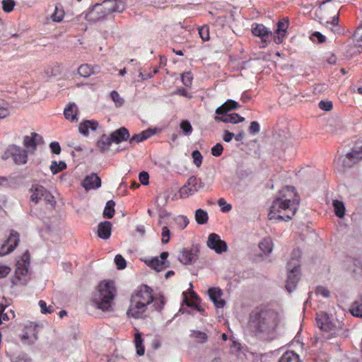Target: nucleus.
Listing matches in <instances>:
<instances>
[{
    "instance_id": "4be33fe9",
    "label": "nucleus",
    "mask_w": 362,
    "mask_h": 362,
    "mask_svg": "<svg viewBox=\"0 0 362 362\" xmlns=\"http://www.w3.org/2000/svg\"><path fill=\"white\" fill-rule=\"evenodd\" d=\"M100 69L98 66H93L88 64H83L78 68V73L81 76L88 78L93 74L99 73Z\"/></svg>"
},
{
    "instance_id": "de8ad7c7",
    "label": "nucleus",
    "mask_w": 362,
    "mask_h": 362,
    "mask_svg": "<svg viewBox=\"0 0 362 362\" xmlns=\"http://www.w3.org/2000/svg\"><path fill=\"white\" fill-rule=\"evenodd\" d=\"M318 107L322 110L330 111L333 108V105L332 103L329 100H321L318 103Z\"/></svg>"
},
{
    "instance_id": "4c0bfd02",
    "label": "nucleus",
    "mask_w": 362,
    "mask_h": 362,
    "mask_svg": "<svg viewBox=\"0 0 362 362\" xmlns=\"http://www.w3.org/2000/svg\"><path fill=\"white\" fill-rule=\"evenodd\" d=\"M1 4L3 11L7 13L12 12L16 6L14 0H3Z\"/></svg>"
},
{
    "instance_id": "58836bf2",
    "label": "nucleus",
    "mask_w": 362,
    "mask_h": 362,
    "mask_svg": "<svg viewBox=\"0 0 362 362\" xmlns=\"http://www.w3.org/2000/svg\"><path fill=\"white\" fill-rule=\"evenodd\" d=\"M199 34L200 37L204 41H208L210 39L209 28L208 25H203L199 29Z\"/></svg>"
},
{
    "instance_id": "f704fd0d",
    "label": "nucleus",
    "mask_w": 362,
    "mask_h": 362,
    "mask_svg": "<svg viewBox=\"0 0 362 362\" xmlns=\"http://www.w3.org/2000/svg\"><path fill=\"white\" fill-rule=\"evenodd\" d=\"M113 142L110 136H103L97 143L98 147L103 151H106L109 148L111 144Z\"/></svg>"
},
{
    "instance_id": "13d9d810",
    "label": "nucleus",
    "mask_w": 362,
    "mask_h": 362,
    "mask_svg": "<svg viewBox=\"0 0 362 362\" xmlns=\"http://www.w3.org/2000/svg\"><path fill=\"white\" fill-rule=\"evenodd\" d=\"M139 178L142 185H147L148 184L149 175L148 173L145 171L141 172Z\"/></svg>"
},
{
    "instance_id": "a18cd8bd",
    "label": "nucleus",
    "mask_w": 362,
    "mask_h": 362,
    "mask_svg": "<svg viewBox=\"0 0 362 362\" xmlns=\"http://www.w3.org/2000/svg\"><path fill=\"white\" fill-rule=\"evenodd\" d=\"M161 235H162L161 241L163 244H166L170 241V231L167 226H163L162 228Z\"/></svg>"
},
{
    "instance_id": "c03bdc74",
    "label": "nucleus",
    "mask_w": 362,
    "mask_h": 362,
    "mask_svg": "<svg viewBox=\"0 0 362 362\" xmlns=\"http://www.w3.org/2000/svg\"><path fill=\"white\" fill-rule=\"evenodd\" d=\"M64 12L63 10H59L56 6L54 13L52 15V19L54 22H61L63 20Z\"/></svg>"
},
{
    "instance_id": "3c124183",
    "label": "nucleus",
    "mask_w": 362,
    "mask_h": 362,
    "mask_svg": "<svg viewBox=\"0 0 362 362\" xmlns=\"http://www.w3.org/2000/svg\"><path fill=\"white\" fill-rule=\"evenodd\" d=\"M223 151V147L221 144L218 143L211 148V154L215 157L220 156Z\"/></svg>"
},
{
    "instance_id": "9b49d317",
    "label": "nucleus",
    "mask_w": 362,
    "mask_h": 362,
    "mask_svg": "<svg viewBox=\"0 0 362 362\" xmlns=\"http://www.w3.org/2000/svg\"><path fill=\"white\" fill-rule=\"evenodd\" d=\"M8 153L16 164H25L28 161V153L26 150L16 145H11L7 149Z\"/></svg>"
},
{
    "instance_id": "680f3d73",
    "label": "nucleus",
    "mask_w": 362,
    "mask_h": 362,
    "mask_svg": "<svg viewBox=\"0 0 362 362\" xmlns=\"http://www.w3.org/2000/svg\"><path fill=\"white\" fill-rule=\"evenodd\" d=\"M235 134L228 130L223 131V140L226 142H230L234 138Z\"/></svg>"
},
{
    "instance_id": "a878e982",
    "label": "nucleus",
    "mask_w": 362,
    "mask_h": 362,
    "mask_svg": "<svg viewBox=\"0 0 362 362\" xmlns=\"http://www.w3.org/2000/svg\"><path fill=\"white\" fill-rule=\"evenodd\" d=\"M74 103L69 104L66 106L64 111V115L66 119L74 121L76 119L77 110Z\"/></svg>"
},
{
    "instance_id": "4468645a",
    "label": "nucleus",
    "mask_w": 362,
    "mask_h": 362,
    "mask_svg": "<svg viewBox=\"0 0 362 362\" xmlns=\"http://www.w3.org/2000/svg\"><path fill=\"white\" fill-rule=\"evenodd\" d=\"M198 258V250L195 248H183L178 259L184 264H190Z\"/></svg>"
},
{
    "instance_id": "bb28decb",
    "label": "nucleus",
    "mask_w": 362,
    "mask_h": 362,
    "mask_svg": "<svg viewBox=\"0 0 362 362\" xmlns=\"http://www.w3.org/2000/svg\"><path fill=\"white\" fill-rule=\"evenodd\" d=\"M259 247L264 252V254H269L273 250V243L272 239L270 238H264L259 243Z\"/></svg>"
},
{
    "instance_id": "cd10ccee",
    "label": "nucleus",
    "mask_w": 362,
    "mask_h": 362,
    "mask_svg": "<svg viewBox=\"0 0 362 362\" xmlns=\"http://www.w3.org/2000/svg\"><path fill=\"white\" fill-rule=\"evenodd\" d=\"M332 205L335 215L339 218H343L346 211L344 202L339 200H333Z\"/></svg>"
},
{
    "instance_id": "79ce46f5",
    "label": "nucleus",
    "mask_w": 362,
    "mask_h": 362,
    "mask_svg": "<svg viewBox=\"0 0 362 362\" xmlns=\"http://www.w3.org/2000/svg\"><path fill=\"white\" fill-rule=\"evenodd\" d=\"M180 128L186 135H189L192 132V125L187 120H184L180 123Z\"/></svg>"
},
{
    "instance_id": "6e6552de",
    "label": "nucleus",
    "mask_w": 362,
    "mask_h": 362,
    "mask_svg": "<svg viewBox=\"0 0 362 362\" xmlns=\"http://www.w3.org/2000/svg\"><path fill=\"white\" fill-rule=\"evenodd\" d=\"M203 187L204 185L199 178L192 176L188 179L187 184L180 188L179 191L180 197L182 199L187 198Z\"/></svg>"
},
{
    "instance_id": "393cba45",
    "label": "nucleus",
    "mask_w": 362,
    "mask_h": 362,
    "mask_svg": "<svg viewBox=\"0 0 362 362\" xmlns=\"http://www.w3.org/2000/svg\"><path fill=\"white\" fill-rule=\"evenodd\" d=\"M190 337L198 344H204L208 340L207 334L199 330H192Z\"/></svg>"
},
{
    "instance_id": "69168bd1",
    "label": "nucleus",
    "mask_w": 362,
    "mask_h": 362,
    "mask_svg": "<svg viewBox=\"0 0 362 362\" xmlns=\"http://www.w3.org/2000/svg\"><path fill=\"white\" fill-rule=\"evenodd\" d=\"M214 119L216 122H222L224 123H230L231 120H230V115L229 114L223 115L222 116H215Z\"/></svg>"
},
{
    "instance_id": "dca6fc26",
    "label": "nucleus",
    "mask_w": 362,
    "mask_h": 362,
    "mask_svg": "<svg viewBox=\"0 0 362 362\" xmlns=\"http://www.w3.org/2000/svg\"><path fill=\"white\" fill-rule=\"evenodd\" d=\"M208 294L216 308H222L225 306L226 302L221 298L223 293L222 291L219 288H210L208 290Z\"/></svg>"
},
{
    "instance_id": "0e129e2a",
    "label": "nucleus",
    "mask_w": 362,
    "mask_h": 362,
    "mask_svg": "<svg viewBox=\"0 0 362 362\" xmlns=\"http://www.w3.org/2000/svg\"><path fill=\"white\" fill-rule=\"evenodd\" d=\"M226 105H227L226 107H228L229 111L235 110L240 107L238 103L233 100H228L226 102Z\"/></svg>"
},
{
    "instance_id": "ddd939ff",
    "label": "nucleus",
    "mask_w": 362,
    "mask_h": 362,
    "mask_svg": "<svg viewBox=\"0 0 362 362\" xmlns=\"http://www.w3.org/2000/svg\"><path fill=\"white\" fill-rule=\"evenodd\" d=\"M289 26V21L288 18H284L279 20L277 23V28L275 32L276 35L274 37L276 44H281L287 33V29Z\"/></svg>"
},
{
    "instance_id": "6ab92c4d",
    "label": "nucleus",
    "mask_w": 362,
    "mask_h": 362,
    "mask_svg": "<svg viewBox=\"0 0 362 362\" xmlns=\"http://www.w3.org/2000/svg\"><path fill=\"white\" fill-rule=\"evenodd\" d=\"M42 139L38 134L32 132L30 136H25L23 138V145L30 152L33 153L36 150L37 144Z\"/></svg>"
},
{
    "instance_id": "ea45409f",
    "label": "nucleus",
    "mask_w": 362,
    "mask_h": 362,
    "mask_svg": "<svg viewBox=\"0 0 362 362\" xmlns=\"http://www.w3.org/2000/svg\"><path fill=\"white\" fill-rule=\"evenodd\" d=\"M38 304L42 314H50L54 312L53 307L51 305L47 306L45 301L40 300Z\"/></svg>"
},
{
    "instance_id": "39448f33",
    "label": "nucleus",
    "mask_w": 362,
    "mask_h": 362,
    "mask_svg": "<svg viewBox=\"0 0 362 362\" xmlns=\"http://www.w3.org/2000/svg\"><path fill=\"white\" fill-rule=\"evenodd\" d=\"M125 9L124 0H105L100 4H95L91 11V13H98V19L103 18L112 12L121 13Z\"/></svg>"
},
{
    "instance_id": "5701e85b",
    "label": "nucleus",
    "mask_w": 362,
    "mask_h": 362,
    "mask_svg": "<svg viewBox=\"0 0 362 362\" xmlns=\"http://www.w3.org/2000/svg\"><path fill=\"white\" fill-rule=\"evenodd\" d=\"M112 223L105 221L99 223L98 226V235L100 238L104 240L108 239L111 235Z\"/></svg>"
},
{
    "instance_id": "052dcab7",
    "label": "nucleus",
    "mask_w": 362,
    "mask_h": 362,
    "mask_svg": "<svg viewBox=\"0 0 362 362\" xmlns=\"http://www.w3.org/2000/svg\"><path fill=\"white\" fill-rule=\"evenodd\" d=\"M315 39L317 40V41L318 42H320V43L324 42L326 40L325 36H324L319 32H315L314 33H313L312 40H315Z\"/></svg>"
},
{
    "instance_id": "0eeeda50",
    "label": "nucleus",
    "mask_w": 362,
    "mask_h": 362,
    "mask_svg": "<svg viewBox=\"0 0 362 362\" xmlns=\"http://www.w3.org/2000/svg\"><path fill=\"white\" fill-rule=\"evenodd\" d=\"M30 191V200L35 204L40 200H43L46 204H49L52 206L55 204L54 197L44 187L40 185L33 186Z\"/></svg>"
},
{
    "instance_id": "f03ea898",
    "label": "nucleus",
    "mask_w": 362,
    "mask_h": 362,
    "mask_svg": "<svg viewBox=\"0 0 362 362\" xmlns=\"http://www.w3.org/2000/svg\"><path fill=\"white\" fill-rule=\"evenodd\" d=\"M300 200L295 187L287 186L283 188L279 197L273 201L270 206L269 219L276 221L291 220L299 207Z\"/></svg>"
},
{
    "instance_id": "774afa93",
    "label": "nucleus",
    "mask_w": 362,
    "mask_h": 362,
    "mask_svg": "<svg viewBox=\"0 0 362 362\" xmlns=\"http://www.w3.org/2000/svg\"><path fill=\"white\" fill-rule=\"evenodd\" d=\"M19 261H21L22 263H25V264L30 265V254L28 251H25L23 253Z\"/></svg>"
},
{
    "instance_id": "37998d69",
    "label": "nucleus",
    "mask_w": 362,
    "mask_h": 362,
    "mask_svg": "<svg viewBox=\"0 0 362 362\" xmlns=\"http://www.w3.org/2000/svg\"><path fill=\"white\" fill-rule=\"evenodd\" d=\"M115 262L118 269H123L126 267V260L121 255H117L115 256Z\"/></svg>"
},
{
    "instance_id": "1a4fd4ad",
    "label": "nucleus",
    "mask_w": 362,
    "mask_h": 362,
    "mask_svg": "<svg viewBox=\"0 0 362 362\" xmlns=\"http://www.w3.org/2000/svg\"><path fill=\"white\" fill-rule=\"evenodd\" d=\"M207 246L214 250L217 254H221L228 250L227 243L221 239V237L216 233L209 234L207 240Z\"/></svg>"
},
{
    "instance_id": "7ed1b4c3",
    "label": "nucleus",
    "mask_w": 362,
    "mask_h": 362,
    "mask_svg": "<svg viewBox=\"0 0 362 362\" xmlns=\"http://www.w3.org/2000/svg\"><path fill=\"white\" fill-rule=\"evenodd\" d=\"M153 300L152 288L144 284L141 285L131 296L127 315L135 319L142 318L147 310L148 305L153 303Z\"/></svg>"
},
{
    "instance_id": "5fc2aeb1",
    "label": "nucleus",
    "mask_w": 362,
    "mask_h": 362,
    "mask_svg": "<svg viewBox=\"0 0 362 362\" xmlns=\"http://www.w3.org/2000/svg\"><path fill=\"white\" fill-rule=\"evenodd\" d=\"M315 292L317 295L321 296L324 298H329L330 296L328 289L322 286L317 287Z\"/></svg>"
},
{
    "instance_id": "49530a36",
    "label": "nucleus",
    "mask_w": 362,
    "mask_h": 362,
    "mask_svg": "<svg viewBox=\"0 0 362 362\" xmlns=\"http://www.w3.org/2000/svg\"><path fill=\"white\" fill-rule=\"evenodd\" d=\"M353 272L356 274H362V259H353Z\"/></svg>"
},
{
    "instance_id": "e433bc0d",
    "label": "nucleus",
    "mask_w": 362,
    "mask_h": 362,
    "mask_svg": "<svg viewBox=\"0 0 362 362\" xmlns=\"http://www.w3.org/2000/svg\"><path fill=\"white\" fill-rule=\"evenodd\" d=\"M191 297L194 300L193 301H189L187 298H185V303L187 305L189 306V307H195L196 309L200 312V313H203L204 312V309L200 306L197 303H196V300H199L198 296L194 293V292H192L191 293Z\"/></svg>"
},
{
    "instance_id": "bf43d9fd",
    "label": "nucleus",
    "mask_w": 362,
    "mask_h": 362,
    "mask_svg": "<svg viewBox=\"0 0 362 362\" xmlns=\"http://www.w3.org/2000/svg\"><path fill=\"white\" fill-rule=\"evenodd\" d=\"M226 102L222 105H221L220 107H217L215 112L216 115H218L217 116H222L223 115H226L228 112H229L228 107H226Z\"/></svg>"
},
{
    "instance_id": "f8f14e48",
    "label": "nucleus",
    "mask_w": 362,
    "mask_h": 362,
    "mask_svg": "<svg viewBox=\"0 0 362 362\" xmlns=\"http://www.w3.org/2000/svg\"><path fill=\"white\" fill-rule=\"evenodd\" d=\"M168 255L169 254L168 252H163L160 255V259L158 257L151 259H146L144 262L151 268L155 269L157 272H160L168 267L165 260Z\"/></svg>"
},
{
    "instance_id": "f257e3e1",
    "label": "nucleus",
    "mask_w": 362,
    "mask_h": 362,
    "mask_svg": "<svg viewBox=\"0 0 362 362\" xmlns=\"http://www.w3.org/2000/svg\"><path fill=\"white\" fill-rule=\"evenodd\" d=\"M280 322L279 313L264 306L255 308L249 313L247 329L254 337L272 341L276 336V329Z\"/></svg>"
},
{
    "instance_id": "338daca9",
    "label": "nucleus",
    "mask_w": 362,
    "mask_h": 362,
    "mask_svg": "<svg viewBox=\"0 0 362 362\" xmlns=\"http://www.w3.org/2000/svg\"><path fill=\"white\" fill-rule=\"evenodd\" d=\"M10 272L11 269L8 267L0 266V278L6 277Z\"/></svg>"
},
{
    "instance_id": "2eb2a0df",
    "label": "nucleus",
    "mask_w": 362,
    "mask_h": 362,
    "mask_svg": "<svg viewBox=\"0 0 362 362\" xmlns=\"http://www.w3.org/2000/svg\"><path fill=\"white\" fill-rule=\"evenodd\" d=\"M252 33L255 36L260 37L264 43H266L272 35V32L268 28L259 23L252 25Z\"/></svg>"
},
{
    "instance_id": "e2e57ef3",
    "label": "nucleus",
    "mask_w": 362,
    "mask_h": 362,
    "mask_svg": "<svg viewBox=\"0 0 362 362\" xmlns=\"http://www.w3.org/2000/svg\"><path fill=\"white\" fill-rule=\"evenodd\" d=\"M145 140V136H142L141 134H135L130 139H129V143L131 144H134V143H139V142H141Z\"/></svg>"
},
{
    "instance_id": "6e6d98bb",
    "label": "nucleus",
    "mask_w": 362,
    "mask_h": 362,
    "mask_svg": "<svg viewBox=\"0 0 362 362\" xmlns=\"http://www.w3.org/2000/svg\"><path fill=\"white\" fill-rule=\"evenodd\" d=\"M49 147L51 149V151L57 155H59L61 153V146L59 145V143L57 141H52L49 144Z\"/></svg>"
},
{
    "instance_id": "412c9836",
    "label": "nucleus",
    "mask_w": 362,
    "mask_h": 362,
    "mask_svg": "<svg viewBox=\"0 0 362 362\" xmlns=\"http://www.w3.org/2000/svg\"><path fill=\"white\" fill-rule=\"evenodd\" d=\"M110 136L113 142L119 144L127 141L129 138V133L127 128L121 127L112 132Z\"/></svg>"
},
{
    "instance_id": "a19ab883",
    "label": "nucleus",
    "mask_w": 362,
    "mask_h": 362,
    "mask_svg": "<svg viewBox=\"0 0 362 362\" xmlns=\"http://www.w3.org/2000/svg\"><path fill=\"white\" fill-rule=\"evenodd\" d=\"M193 162L197 167H200L202 163L203 157L201 153L196 150L192 152V154Z\"/></svg>"
},
{
    "instance_id": "a211bd4d",
    "label": "nucleus",
    "mask_w": 362,
    "mask_h": 362,
    "mask_svg": "<svg viewBox=\"0 0 362 362\" xmlns=\"http://www.w3.org/2000/svg\"><path fill=\"white\" fill-rule=\"evenodd\" d=\"M81 185L86 190L97 189L101 186V180L96 174L92 173L84 178Z\"/></svg>"
},
{
    "instance_id": "9d476101",
    "label": "nucleus",
    "mask_w": 362,
    "mask_h": 362,
    "mask_svg": "<svg viewBox=\"0 0 362 362\" xmlns=\"http://www.w3.org/2000/svg\"><path fill=\"white\" fill-rule=\"evenodd\" d=\"M19 242V233L15 230H11L7 240L0 248V256H4L13 252L18 246Z\"/></svg>"
},
{
    "instance_id": "b1692460",
    "label": "nucleus",
    "mask_w": 362,
    "mask_h": 362,
    "mask_svg": "<svg viewBox=\"0 0 362 362\" xmlns=\"http://www.w3.org/2000/svg\"><path fill=\"white\" fill-rule=\"evenodd\" d=\"M278 362H302L299 356L293 351H286Z\"/></svg>"
},
{
    "instance_id": "603ef678",
    "label": "nucleus",
    "mask_w": 362,
    "mask_h": 362,
    "mask_svg": "<svg viewBox=\"0 0 362 362\" xmlns=\"http://www.w3.org/2000/svg\"><path fill=\"white\" fill-rule=\"evenodd\" d=\"M260 132V125L259 124L256 122L253 121L250 123V127H249V132L250 134L255 135L258 134Z\"/></svg>"
},
{
    "instance_id": "72a5a7b5",
    "label": "nucleus",
    "mask_w": 362,
    "mask_h": 362,
    "mask_svg": "<svg viewBox=\"0 0 362 362\" xmlns=\"http://www.w3.org/2000/svg\"><path fill=\"white\" fill-rule=\"evenodd\" d=\"M66 168V164L64 161L57 163L56 160L52 162L50 170L52 174L55 175Z\"/></svg>"
},
{
    "instance_id": "09e8293b",
    "label": "nucleus",
    "mask_w": 362,
    "mask_h": 362,
    "mask_svg": "<svg viewBox=\"0 0 362 362\" xmlns=\"http://www.w3.org/2000/svg\"><path fill=\"white\" fill-rule=\"evenodd\" d=\"M181 79H182L183 84L185 86L189 87L192 85V76L191 73L187 72V73L182 74L181 76Z\"/></svg>"
},
{
    "instance_id": "c85d7f7f",
    "label": "nucleus",
    "mask_w": 362,
    "mask_h": 362,
    "mask_svg": "<svg viewBox=\"0 0 362 362\" xmlns=\"http://www.w3.org/2000/svg\"><path fill=\"white\" fill-rule=\"evenodd\" d=\"M143 339L141 334L137 332L134 335V344L136 349V353L139 356H143L145 352V348L143 345Z\"/></svg>"
},
{
    "instance_id": "c9c22d12",
    "label": "nucleus",
    "mask_w": 362,
    "mask_h": 362,
    "mask_svg": "<svg viewBox=\"0 0 362 362\" xmlns=\"http://www.w3.org/2000/svg\"><path fill=\"white\" fill-rule=\"evenodd\" d=\"M351 311L353 315L362 317V298L354 303Z\"/></svg>"
},
{
    "instance_id": "473e14b6",
    "label": "nucleus",
    "mask_w": 362,
    "mask_h": 362,
    "mask_svg": "<svg viewBox=\"0 0 362 362\" xmlns=\"http://www.w3.org/2000/svg\"><path fill=\"white\" fill-rule=\"evenodd\" d=\"M317 325L321 330L325 332H329L332 330L334 325L329 320L328 318H324L322 320H317Z\"/></svg>"
},
{
    "instance_id": "864d4df0",
    "label": "nucleus",
    "mask_w": 362,
    "mask_h": 362,
    "mask_svg": "<svg viewBox=\"0 0 362 362\" xmlns=\"http://www.w3.org/2000/svg\"><path fill=\"white\" fill-rule=\"evenodd\" d=\"M110 96L117 105L120 106L123 104V99L116 90H112L110 93Z\"/></svg>"
},
{
    "instance_id": "20e7f679",
    "label": "nucleus",
    "mask_w": 362,
    "mask_h": 362,
    "mask_svg": "<svg viewBox=\"0 0 362 362\" xmlns=\"http://www.w3.org/2000/svg\"><path fill=\"white\" fill-rule=\"evenodd\" d=\"M117 289L112 281L104 280L99 283L93 301L96 307L103 311H108L112 305Z\"/></svg>"
},
{
    "instance_id": "aec40b11",
    "label": "nucleus",
    "mask_w": 362,
    "mask_h": 362,
    "mask_svg": "<svg viewBox=\"0 0 362 362\" xmlns=\"http://www.w3.org/2000/svg\"><path fill=\"white\" fill-rule=\"evenodd\" d=\"M99 127V124L97 121L94 120H85L80 123L78 126V132L84 135L88 136L89 131H96Z\"/></svg>"
},
{
    "instance_id": "2f4dec72",
    "label": "nucleus",
    "mask_w": 362,
    "mask_h": 362,
    "mask_svg": "<svg viewBox=\"0 0 362 362\" xmlns=\"http://www.w3.org/2000/svg\"><path fill=\"white\" fill-rule=\"evenodd\" d=\"M115 203L113 200L107 202L105 209L103 211V216L107 218H112L115 215Z\"/></svg>"
},
{
    "instance_id": "423d86ee",
    "label": "nucleus",
    "mask_w": 362,
    "mask_h": 362,
    "mask_svg": "<svg viewBox=\"0 0 362 362\" xmlns=\"http://www.w3.org/2000/svg\"><path fill=\"white\" fill-rule=\"evenodd\" d=\"M300 263L298 259H292L287 264L288 270V278L286 283V290L291 293L296 288L300 279Z\"/></svg>"
},
{
    "instance_id": "c756f323",
    "label": "nucleus",
    "mask_w": 362,
    "mask_h": 362,
    "mask_svg": "<svg viewBox=\"0 0 362 362\" xmlns=\"http://www.w3.org/2000/svg\"><path fill=\"white\" fill-rule=\"evenodd\" d=\"M28 267L29 265L25 264V263H22L21 261L17 262L15 273L19 280L21 279L22 276H26L28 272Z\"/></svg>"
},
{
    "instance_id": "8fccbe9b",
    "label": "nucleus",
    "mask_w": 362,
    "mask_h": 362,
    "mask_svg": "<svg viewBox=\"0 0 362 362\" xmlns=\"http://www.w3.org/2000/svg\"><path fill=\"white\" fill-rule=\"evenodd\" d=\"M218 206L221 208V211L228 212L231 210L232 206L230 204H227L223 198H221L217 202Z\"/></svg>"
},
{
    "instance_id": "f3484780",
    "label": "nucleus",
    "mask_w": 362,
    "mask_h": 362,
    "mask_svg": "<svg viewBox=\"0 0 362 362\" xmlns=\"http://www.w3.org/2000/svg\"><path fill=\"white\" fill-rule=\"evenodd\" d=\"M362 159V146L358 148L352 150L346 154V159L344 160L345 167H351Z\"/></svg>"
},
{
    "instance_id": "7c9ffc66",
    "label": "nucleus",
    "mask_w": 362,
    "mask_h": 362,
    "mask_svg": "<svg viewBox=\"0 0 362 362\" xmlns=\"http://www.w3.org/2000/svg\"><path fill=\"white\" fill-rule=\"evenodd\" d=\"M195 220L199 225H204L207 223L209 216L206 211L199 209L195 211Z\"/></svg>"
},
{
    "instance_id": "4d7b16f0",
    "label": "nucleus",
    "mask_w": 362,
    "mask_h": 362,
    "mask_svg": "<svg viewBox=\"0 0 362 362\" xmlns=\"http://www.w3.org/2000/svg\"><path fill=\"white\" fill-rule=\"evenodd\" d=\"M230 120H231L230 123L236 124L238 122H242L245 120V118L241 117L238 113H231L229 114Z\"/></svg>"
}]
</instances>
